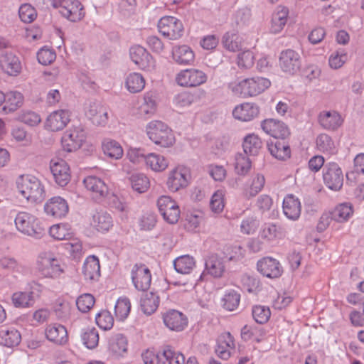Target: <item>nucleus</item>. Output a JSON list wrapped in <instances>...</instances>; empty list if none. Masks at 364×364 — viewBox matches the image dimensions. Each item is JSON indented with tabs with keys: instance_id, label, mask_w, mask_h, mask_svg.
Listing matches in <instances>:
<instances>
[{
	"instance_id": "f257e3e1",
	"label": "nucleus",
	"mask_w": 364,
	"mask_h": 364,
	"mask_svg": "<svg viewBox=\"0 0 364 364\" xmlns=\"http://www.w3.org/2000/svg\"><path fill=\"white\" fill-rule=\"evenodd\" d=\"M271 85V81L264 77L254 76L242 80L239 82H232L228 84V88L237 97L248 98L256 97Z\"/></svg>"
},
{
	"instance_id": "f03ea898",
	"label": "nucleus",
	"mask_w": 364,
	"mask_h": 364,
	"mask_svg": "<svg viewBox=\"0 0 364 364\" xmlns=\"http://www.w3.org/2000/svg\"><path fill=\"white\" fill-rule=\"evenodd\" d=\"M16 183L19 193L28 201L38 203L44 200L45 188L37 177L30 174L21 175Z\"/></svg>"
},
{
	"instance_id": "7ed1b4c3",
	"label": "nucleus",
	"mask_w": 364,
	"mask_h": 364,
	"mask_svg": "<svg viewBox=\"0 0 364 364\" xmlns=\"http://www.w3.org/2000/svg\"><path fill=\"white\" fill-rule=\"evenodd\" d=\"M36 272L41 278L56 279L65 272L61 261L50 252H41L36 262Z\"/></svg>"
},
{
	"instance_id": "20e7f679",
	"label": "nucleus",
	"mask_w": 364,
	"mask_h": 364,
	"mask_svg": "<svg viewBox=\"0 0 364 364\" xmlns=\"http://www.w3.org/2000/svg\"><path fill=\"white\" fill-rule=\"evenodd\" d=\"M149 139L155 144L161 147H170L175 142V136L168 126L159 120L149 122L146 127Z\"/></svg>"
},
{
	"instance_id": "39448f33",
	"label": "nucleus",
	"mask_w": 364,
	"mask_h": 364,
	"mask_svg": "<svg viewBox=\"0 0 364 364\" xmlns=\"http://www.w3.org/2000/svg\"><path fill=\"white\" fill-rule=\"evenodd\" d=\"M14 223L16 229L24 235L37 239L46 235V228L41 224L38 218L30 213L26 211L18 213Z\"/></svg>"
},
{
	"instance_id": "423d86ee",
	"label": "nucleus",
	"mask_w": 364,
	"mask_h": 364,
	"mask_svg": "<svg viewBox=\"0 0 364 364\" xmlns=\"http://www.w3.org/2000/svg\"><path fill=\"white\" fill-rule=\"evenodd\" d=\"M159 33L170 40H178L183 35L184 27L182 21L175 16H164L158 21Z\"/></svg>"
},
{
	"instance_id": "0eeeda50",
	"label": "nucleus",
	"mask_w": 364,
	"mask_h": 364,
	"mask_svg": "<svg viewBox=\"0 0 364 364\" xmlns=\"http://www.w3.org/2000/svg\"><path fill=\"white\" fill-rule=\"evenodd\" d=\"M323 181L330 190L338 191L343 185V173L341 168L336 162L326 164L322 169Z\"/></svg>"
},
{
	"instance_id": "6e6552de",
	"label": "nucleus",
	"mask_w": 364,
	"mask_h": 364,
	"mask_svg": "<svg viewBox=\"0 0 364 364\" xmlns=\"http://www.w3.org/2000/svg\"><path fill=\"white\" fill-rule=\"evenodd\" d=\"M157 207L164 220L169 224H176L181 215L177 202L168 196H161L157 200Z\"/></svg>"
},
{
	"instance_id": "1a4fd4ad",
	"label": "nucleus",
	"mask_w": 364,
	"mask_h": 364,
	"mask_svg": "<svg viewBox=\"0 0 364 364\" xmlns=\"http://www.w3.org/2000/svg\"><path fill=\"white\" fill-rule=\"evenodd\" d=\"M208 75L201 70L190 68L181 70L176 77V82L182 87H196L207 82Z\"/></svg>"
},
{
	"instance_id": "9d476101",
	"label": "nucleus",
	"mask_w": 364,
	"mask_h": 364,
	"mask_svg": "<svg viewBox=\"0 0 364 364\" xmlns=\"http://www.w3.org/2000/svg\"><path fill=\"white\" fill-rule=\"evenodd\" d=\"M83 184L90 196L97 203L102 202L109 193V188L105 181L95 175H88L83 179Z\"/></svg>"
},
{
	"instance_id": "9b49d317",
	"label": "nucleus",
	"mask_w": 364,
	"mask_h": 364,
	"mask_svg": "<svg viewBox=\"0 0 364 364\" xmlns=\"http://www.w3.org/2000/svg\"><path fill=\"white\" fill-rule=\"evenodd\" d=\"M279 65L284 73L293 75L301 68V56L293 49L284 50L279 54Z\"/></svg>"
},
{
	"instance_id": "f8f14e48",
	"label": "nucleus",
	"mask_w": 364,
	"mask_h": 364,
	"mask_svg": "<svg viewBox=\"0 0 364 364\" xmlns=\"http://www.w3.org/2000/svg\"><path fill=\"white\" fill-rule=\"evenodd\" d=\"M129 56L139 69L150 71L155 68V60L152 55L139 45L133 46L129 48Z\"/></svg>"
},
{
	"instance_id": "ddd939ff",
	"label": "nucleus",
	"mask_w": 364,
	"mask_h": 364,
	"mask_svg": "<svg viewBox=\"0 0 364 364\" xmlns=\"http://www.w3.org/2000/svg\"><path fill=\"white\" fill-rule=\"evenodd\" d=\"M132 283L138 291L148 290L151 283V273L144 264H135L131 271Z\"/></svg>"
},
{
	"instance_id": "4468645a",
	"label": "nucleus",
	"mask_w": 364,
	"mask_h": 364,
	"mask_svg": "<svg viewBox=\"0 0 364 364\" xmlns=\"http://www.w3.org/2000/svg\"><path fill=\"white\" fill-rule=\"evenodd\" d=\"M60 14L72 22L80 21L85 16L84 7L79 0H60Z\"/></svg>"
},
{
	"instance_id": "2eb2a0df",
	"label": "nucleus",
	"mask_w": 364,
	"mask_h": 364,
	"mask_svg": "<svg viewBox=\"0 0 364 364\" xmlns=\"http://www.w3.org/2000/svg\"><path fill=\"white\" fill-rule=\"evenodd\" d=\"M257 270L263 276L269 279L279 278L284 272L280 262L272 257H264L257 262Z\"/></svg>"
},
{
	"instance_id": "dca6fc26",
	"label": "nucleus",
	"mask_w": 364,
	"mask_h": 364,
	"mask_svg": "<svg viewBox=\"0 0 364 364\" xmlns=\"http://www.w3.org/2000/svg\"><path fill=\"white\" fill-rule=\"evenodd\" d=\"M86 139L85 132L79 127L66 131L61 139V144L64 151L72 152L80 149Z\"/></svg>"
},
{
	"instance_id": "f3484780",
	"label": "nucleus",
	"mask_w": 364,
	"mask_h": 364,
	"mask_svg": "<svg viewBox=\"0 0 364 364\" xmlns=\"http://www.w3.org/2000/svg\"><path fill=\"white\" fill-rule=\"evenodd\" d=\"M190 179L189 169L186 167L178 166L170 172L166 184L171 191L176 192L188 186Z\"/></svg>"
},
{
	"instance_id": "a211bd4d",
	"label": "nucleus",
	"mask_w": 364,
	"mask_h": 364,
	"mask_svg": "<svg viewBox=\"0 0 364 364\" xmlns=\"http://www.w3.org/2000/svg\"><path fill=\"white\" fill-rule=\"evenodd\" d=\"M261 128L274 139H287L290 136L288 126L280 120L266 119L261 122Z\"/></svg>"
},
{
	"instance_id": "6ab92c4d",
	"label": "nucleus",
	"mask_w": 364,
	"mask_h": 364,
	"mask_svg": "<svg viewBox=\"0 0 364 364\" xmlns=\"http://www.w3.org/2000/svg\"><path fill=\"white\" fill-rule=\"evenodd\" d=\"M344 119L336 110H323L318 115L319 125L328 131H336L343 124Z\"/></svg>"
},
{
	"instance_id": "aec40b11",
	"label": "nucleus",
	"mask_w": 364,
	"mask_h": 364,
	"mask_svg": "<svg viewBox=\"0 0 364 364\" xmlns=\"http://www.w3.org/2000/svg\"><path fill=\"white\" fill-rule=\"evenodd\" d=\"M50 169L55 183L61 186H65L70 181V169L67 162L64 160L50 161Z\"/></svg>"
},
{
	"instance_id": "412c9836",
	"label": "nucleus",
	"mask_w": 364,
	"mask_h": 364,
	"mask_svg": "<svg viewBox=\"0 0 364 364\" xmlns=\"http://www.w3.org/2000/svg\"><path fill=\"white\" fill-rule=\"evenodd\" d=\"M45 213L54 218H64L68 213L69 207L67 201L60 197L55 196L49 199L44 205Z\"/></svg>"
},
{
	"instance_id": "4be33fe9",
	"label": "nucleus",
	"mask_w": 364,
	"mask_h": 364,
	"mask_svg": "<svg viewBox=\"0 0 364 364\" xmlns=\"http://www.w3.org/2000/svg\"><path fill=\"white\" fill-rule=\"evenodd\" d=\"M163 321L166 327L175 331H181L188 326L187 316L175 309H170L164 313Z\"/></svg>"
},
{
	"instance_id": "5701e85b",
	"label": "nucleus",
	"mask_w": 364,
	"mask_h": 364,
	"mask_svg": "<svg viewBox=\"0 0 364 364\" xmlns=\"http://www.w3.org/2000/svg\"><path fill=\"white\" fill-rule=\"evenodd\" d=\"M70 120V112L66 109H59L53 112L47 118L46 129L51 132L63 129Z\"/></svg>"
},
{
	"instance_id": "b1692460",
	"label": "nucleus",
	"mask_w": 364,
	"mask_h": 364,
	"mask_svg": "<svg viewBox=\"0 0 364 364\" xmlns=\"http://www.w3.org/2000/svg\"><path fill=\"white\" fill-rule=\"evenodd\" d=\"M267 148L271 155L280 161H286L291 157V148L287 139H271L267 142Z\"/></svg>"
},
{
	"instance_id": "393cba45",
	"label": "nucleus",
	"mask_w": 364,
	"mask_h": 364,
	"mask_svg": "<svg viewBox=\"0 0 364 364\" xmlns=\"http://www.w3.org/2000/svg\"><path fill=\"white\" fill-rule=\"evenodd\" d=\"M235 348L234 337L230 332H227L218 337L215 352L220 358L227 360L230 358L231 351Z\"/></svg>"
},
{
	"instance_id": "a878e982",
	"label": "nucleus",
	"mask_w": 364,
	"mask_h": 364,
	"mask_svg": "<svg viewBox=\"0 0 364 364\" xmlns=\"http://www.w3.org/2000/svg\"><path fill=\"white\" fill-rule=\"evenodd\" d=\"M45 335L50 342L56 345H64L68 341L67 328L57 323L48 325L45 329Z\"/></svg>"
},
{
	"instance_id": "bb28decb",
	"label": "nucleus",
	"mask_w": 364,
	"mask_h": 364,
	"mask_svg": "<svg viewBox=\"0 0 364 364\" xmlns=\"http://www.w3.org/2000/svg\"><path fill=\"white\" fill-rule=\"evenodd\" d=\"M259 107L253 102H245L236 106L233 111V117L242 122H250L259 114Z\"/></svg>"
},
{
	"instance_id": "cd10ccee",
	"label": "nucleus",
	"mask_w": 364,
	"mask_h": 364,
	"mask_svg": "<svg viewBox=\"0 0 364 364\" xmlns=\"http://www.w3.org/2000/svg\"><path fill=\"white\" fill-rule=\"evenodd\" d=\"M0 65L3 71L10 76H17L22 69L18 57L12 53H5L1 55Z\"/></svg>"
},
{
	"instance_id": "c85d7f7f",
	"label": "nucleus",
	"mask_w": 364,
	"mask_h": 364,
	"mask_svg": "<svg viewBox=\"0 0 364 364\" xmlns=\"http://www.w3.org/2000/svg\"><path fill=\"white\" fill-rule=\"evenodd\" d=\"M284 215L291 220H296L301 213V205L299 199L293 194L287 195L282 203Z\"/></svg>"
},
{
	"instance_id": "c756f323",
	"label": "nucleus",
	"mask_w": 364,
	"mask_h": 364,
	"mask_svg": "<svg viewBox=\"0 0 364 364\" xmlns=\"http://www.w3.org/2000/svg\"><path fill=\"white\" fill-rule=\"evenodd\" d=\"M289 11L287 6L279 5L273 12L271 20L270 31L272 33H280L287 24Z\"/></svg>"
},
{
	"instance_id": "7c9ffc66",
	"label": "nucleus",
	"mask_w": 364,
	"mask_h": 364,
	"mask_svg": "<svg viewBox=\"0 0 364 364\" xmlns=\"http://www.w3.org/2000/svg\"><path fill=\"white\" fill-rule=\"evenodd\" d=\"M90 225L97 232H107L113 226L112 218L106 211H96L92 215Z\"/></svg>"
},
{
	"instance_id": "2f4dec72",
	"label": "nucleus",
	"mask_w": 364,
	"mask_h": 364,
	"mask_svg": "<svg viewBox=\"0 0 364 364\" xmlns=\"http://www.w3.org/2000/svg\"><path fill=\"white\" fill-rule=\"evenodd\" d=\"M172 58L177 64L188 65L193 63L195 54L191 47L186 45L176 46L172 49Z\"/></svg>"
},
{
	"instance_id": "473e14b6",
	"label": "nucleus",
	"mask_w": 364,
	"mask_h": 364,
	"mask_svg": "<svg viewBox=\"0 0 364 364\" xmlns=\"http://www.w3.org/2000/svg\"><path fill=\"white\" fill-rule=\"evenodd\" d=\"M82 274L85 279L95 281L100 277V265L99 259L95 255L86 258L82 266Z\"/></svg>"
},
{
	"instance_id": "72a5a7b5",
	"label": "nucleus",
	"mask_w": 364,
	"mask_h": 364,
	"mask_svg": "<svg viewBox=\"0 0 364 364\" xmlns=\"http://www.w3.org/2000/svg\"><path fill=\"white\" fill-rule=\"evenodd\" d=\"M21 341L20 332L14 327H4L0 330V345L13 348Z\"/></svg>"
},
{
	"instance_id": "f704fd0d",
	"label": "nucleus",
	"mask_w": 364,
	"mask_h": 364,
	"mask_svg": "<svg viewBox=\"0 0 364 364\" xmlns=\"http://www.w3.org/2000/svg\"><path fill=\"white\" fill-rule=\"evenodd\" d=\"M205 272L214 278H220L225 272V266L222 260L216 257H210L205 264V271L200 274L199 281H203Z\"/></svg>"
},
{
	"instance_id": "c9c22d12",
	"label": "nucleus",
	"mask_w": 364,
	"mask_h": 364,
	"mask_svg": "<svg viewBox=\"0 0 364 364\" xmlns=\"http://www.w3.org/2000/svg\"><path fill=\"white\" fill-rule=\"evenodd\" d=\"M316 147L318 151L328 156L334 155L338 151L334 140L330 135L326 133H322L317 136Z\"/></svg>"
},
{
	"instance_id": "e433bc0d",
	"label": "nucleus",
	"mask_w": 364,
	"mask_h": 364,
	"mask_svg": "<svg viewBox=\"0 0 364 364\" xmlns=\"http://www.w3.org/2000/svg\"><path fill=\"white\" fill-rule=\"evenodd\" d=\"M265 184V178L261 173L254 174L250 183L247 184L243 190V196L247 199H250L256 196L264 188Z\"/></svg>"
},
{
	"instance_id": "4c0bfd02",
	"label": "nucleus",
	"mask_w": 364,
	"mask_h": 364,
	"mask_svg": "<svg viewBox=\"0 0 364 364\" xmlns=\"http://www.w3.org/2000/svg\"><path fill=\"white\" fill-rule=\"evenodd\" d=\"M160 304V297L156 292L149 291L145 293L140 300V306L144 314L151 315L158 309Z\"/></svg>"
},
{
	"instance_id": "58836bf2",
	"label": "nucleus",
	"mask_w": 364,
	"mask_h": 364,
	"mask_svg": "<svg viewBox=\"0 0 364 364\" xmlns=\"http://www.w3.org/2000/svg\"><path fill=\"white\" fill-rule=\"evenodd\" d=\"M285 235V228L279 224L273 223L264 224L260 232L261 237L269 242L274 241L276 239H281Z\"/></svg>"
},
{
	"instance_id": "ea45409f",
	"label": "nucleus",
	"mask_w": 364,
	"mask_h": 364,
	"mask_svg": "<svg viewBox=\"0 0 364 364\" xmlns=\"http://www.w3.org/2000/svg\"><path fill=\"white\" fill-rule=\"evenodd\" d=\"M242 341H253L257 343H261L265 336V331L263 328L257 326L245 325L240 331Z\"/></svg>"
},
{
	"instance_id": "a19ab883",
	"label": "nucleus",
	"mask_w": 364,
	"mask_h": 364,
	"mask_svg": "<svg viewBox=\"0 0 364 364\" xmlns=\"http://www.w3.org/2000/svg\"><path fill=\"white\" fill-rule=\"evenodd\" d=\"M102 149L104 154L111 159H119L124 154L121 144L112 139L107 138L103 139L102 141Z\"/></svg>"
},
{
	"instance_id": "79ce46f5",
	"label": "nucleus",
	"mask_w": 364,
	"mask_h": 364,
	"mask_svg": "<svg viewBox=\"0 0 364 364\" xmlns=\"http://www.w3.org/2000/svg\"><path fill=\"white\" fill-rule=\"evenodd\" d=\"M162 364H186L184 355L171 346L161 350Z\"/></svg>"
},
{
	"instance_id": "37998d69",
	"label": "nucleus",
	"mask_w": 364,
	"mask_h": 364,
	"mask_svg": "<svg viewBox=\"0 0 364 364\" xmlns=\"http://www.w3.org/2000/svg\"><path fill=\"white\" fill-rule=\"evenodd\" d=\"M87 114L89 116L94 124L97 126H105L108 122L107 108L102 105H90Z\"/></svg>"
},
{
	"instance_id": "c03bdc74",
	"label": "nucleus",
	"mask_w": 364,
	"mask_h": 364,
	"mask_svg": "<svg viewBox=\"0 0 364 364\" xmlns=\"http://www.w3.org/2000/svg\"><path fill=\"white\" fill-rule=\"evenodd\" d=\"M127 337L122 333L113 335L109 341V350L116 357L122 356L127 350Z\"/></svg>"
},
{
	"instance_id": "a18cd8bd",
	"label": "nucleus",
	"mask_w": 364,
	"mask_h": 364,
	"mask_svg": "<svg viewBox=\"0 0 364 364\" xmlns=\"http://www.w3.org/2000/svg\"><path fill=\"white\" fill-rule=\"evenodd\" d=\"M262 146L260 138L255 134H247L243 139L242 148L244 153L250 156H256L259 154Z\"/></svg>"
},
{
	"instance_id": "49530a36",
	"label": "nucleus",
	"mask_w": 364,
	"mask_h": 364,
	"mask_svg": "<svg viewBox=\"0 0 364 364\" xmlns=\"http://www.w3.org/2000/svg\"><path fill=\"white\" fill-rule=\"evenodd\" d=\"M4 96L3 110L6 113L14 112L23 104V96L19 92L11 91L4 94Z\"/></svg>"
},
{
	"instance_id": "de8ad7c7",
	"label": "nucleus",
	"mask_w": 364,
	"mask_h": 364,
	"mask_svg": "<svg viewBox=\"0 0 364 364\" xmlns=\"http://www.w3.org/2000/svg\"><path fill=\"white\" fill-rule=\"evenodd\" d=\"M12 301L17 308L31 307L36 302L34 292L33 291L15 292L12 295Z\"/></svg>"
},
{
	"instance_id": "09e8293b",
	"label": "nucleus",
	"mask_w": 364,
	"mask_h": 364,
	"mask_svg": "<svg viewBox=\"0 0 364 364\" xmlns=\"http://www.w3.org/2000/svg\"><path fill=\"white\" fill-rule=\"evenodd\" d=\"M241 295L235 289H227L221 299V305L227 311H232L237 309Z\"/></svg>"
},
{
	"instance_id": "8fccbe9b",
	"label": "nucleus",
	"mask_w": 364,
	"mask_h": 364,
	"mask_svg": "<svg viewBox=\"0 0 364 364\" xmlns=\"http://www.w3.org/2000/svg\"><path fill=\"white\" fill-rule=\"evenodd\" d=\"M196 265V261L193 257L185 255L177 257L173 261L175 270L183 274H190Z\"/></svg>"
},
{
	"instance_id": "3c124183",
	"label": "nucleus",
	"mask_w": 364,
	"mask_h": 364,
	"mask_svg": "<svg viewBox=\"0 0 364 364\" xmlns=\"http://www.w3.org/2000/svg\"><path fill=\"white\" fill-rule=\"evenodd\" d=\"M353 213V208L350 203H343L338 205L331 213L332 218L338 223L347 221Z\"/></svg>"
},
{
	"instance_id": "603ef678",
	"label": "nucleus",
	"mask_w": 364,
	"mask_h": 364,
	"mask_svg": "<svg viewBox=\"0 0 364 364\" xmlns=\"http://www.w3.org/2000/svg\"><path fill=\"white\" fill-rule=\"evenodd\" d=\"M145 163L151 170L157 172L165 170L168 166L166 158L155 153L146 154Z\"/></svg>"
},
{
	"instance_id": "864d4df0",
	"label": "nucleus",
	"mask_w": 364,
	"mask_h": 364,
	"mask_svg": "<svg viewBox=\"0 0 364 364\" xmlns=\"http://www.w3.org/2000/svg\"><path fill=\"white\" fill-rule=\"evenodd\" d=\"M125 85L129 92L137 93L145 87V80L141 74L132 73L126 78Z\"/></svg>"
},
{
	"instance_id": "5fc2aeb1",
	"label": "nucleus",
	"mask_w": 364,
	"mask_h": 364,
	"mask_svg": "<svg viewBox=\"0 0 364 364\" xmlns=\"http://www.w3.org/2000/svg\"><path fill=\"white\" fill-rule=\"evenodd\" d=\"M222 43L225 49L235 52L242 49L241 38L237 32L228 31L223 36Z\"/></svg>"
},
{
	"instance_id": "6e6d98bb",
	"label": "nucleus",
	"mask_w": 364,
	"mask_h": 364,
	"mask_svg": "<svg viewBox=\"0 0 364 364\" xmlns=\"http://www.w3.org/2000/svg\"><path fill=\"white\" fill-rule=\"evenodd\" d=\"M49 233L57 240H68L73 235L71 227L68 223H60L51 226Z\"/></svg>"
},
{
	"instance_id": "4d7b16f0",
	"label": "nucleus",
	"mask_w": 364,
	"mask_h": 364,
	"mask_svg": "<svg viewBox=\"0 0 364 364\" xmlns=\"http://www.w3.org/2000/svg\"><path fill=\"white\" fill-rule=\"evenodd\" d=\"M99 333L95 327L83 328L81 333L82 343L88 349L95 348L99 343Z\"/></svg>"
},
{
	"instance_id": "13d9d810",
	"label": "nucleus",
	"mask_w": 364,
	"mask_h": 364,
	"mask_svg": "<svg viewBox=\"0 0 364 364\" xmlns=\"http://www.w3.org/2000/svg\"><path fill=\"white\" fill-rule=\"evenodd\" d=\"M130 310V300L126 296L119 298L114 306V314L117 320L124 321L128 317Z\"/></svg>"
},
{
	"instance_id": "bf43d9fd",
	"label": "nucleus",
	"mask_w": 364,
	"mask_h": 364,
	"mask_svg": "<svg viewBox=\"0 0 364 364\" xmlns=\"http://www.w3.org/2000/svg\"><path fill=\"white\" fill-rule=\"evenodd\" d=\"M251 161L245 153H237L235 156V171L237 174L245 176L251 168Z\"/></svg>"
},
{
	"instance_id": "052dcab7",
	"label": "nucleus",
	"mask_w": 364,
	"mask_h": 364,
	"mask_svg": "<svg viewBox=\"0 0 364 364\" xmlns=\"http://www.w3.org/2000/svg\"><path fill=\"white\" fill-rule=\"evenodd\" d=\"M130 181L133 190L139 193H145L150 186L149 178L143 173L133 174Z\"/></svg>"
},
{
	"instance_id": "680f3d73",
	"label": "nucleus",
	"mask_w": 364,
	"mask_h": 364,
	"mask_svg": "<svg viewBox=\"0 0 364 364\" xmlns=\"http://www.w3.org/2000/svg\"><path fill=\"white\" fill-rule=\"evenodd\" d=\"M348 60V55L344 48H338L332 52L328 58L329 66L333 69L341 68Z\"/></svg>"
},
{
	"instance_id": "e2e57ef3",
	"label": "nucleus",
	"mask_w": 364,
	"mask_h": 364,
	"mask_svg": "<svg viewBox=\"0 0 364 364\" xmlns=\"http://www.w3.org/2000/svg\"><path fill=\"white\" fill-rule=\"evenodd\" d=\"M243 288L249 293L257 294L261 291L260 279L255 276L244 275L242 279Z\"/></svg>"
},
{
	"instance_id": "0e129e2a",
	"label": "nucleus",
	"mask_w": 364,
	"mask_h": 364,
	"mask_svg": "<svg viewBox=\"0 0 364 364\" xmlns=\"http://www.w3.org/2000/svg\"><path fill=\"white\" fill-rule=\"evenodd\" d=\"M97 325L105 331L110 330L114 325V318L107 310H102L95 316Z\"/></svg>"
},
{
	"instance_id": "69168bd1",
	"label": "nucleus",
	"mask_w": 364,
	"mask_h": 364,
	"mask_svg": "<svg viewBox=\"0 0 364 364\" xmlns=\"http://www.w3.org/2000/svg\"><path fill=\"white\" fill-rule=\"evenodd\" d=\"M18 16L23 22L30 23L36 20L37 12L30 4H23L19 7Z\"/></svg>"
},
{
	"instance_id": "338daca9",
	"label": "nucleus",
	"mask_w": 364,
	"mask_h": 364,
	"mask_svg": "<svg viewBox=\"0 0 364 364\" xmlns=\"http://www.w3.org/2000/svg\"><path fill=\"white\" fill-rule=\"evenodd\" d=\"M252 314L254 320L259 324L265 323L270 318L271 312L268 307L257 305L252 307Z\"/></svg>"
},
{
	"instance_id": "774afa93",
	"label": "nucleus",
	"mask_w": 364,
	"mask_h": 364,
	"mask_svg": "<svg viewBox=\"0 0 364 364\" xmlns=\"http://www.w3.org/2000/svg\"><path fill=\"white\" fill-rule=\"evenodd\" d=\"M95 302V297L92 294H84L77 299L76 305L80 311L87 313L93 307Z\"/></svg>"
}]
</instances>
